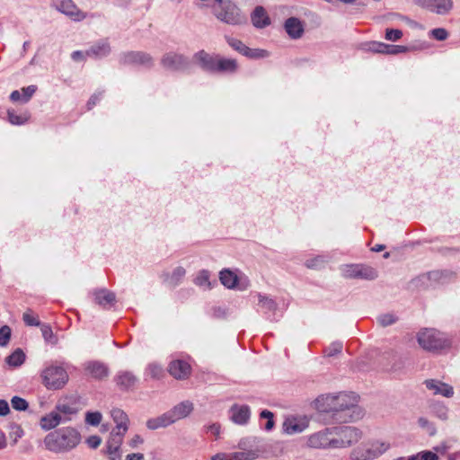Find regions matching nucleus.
I'll use <instances>...</instances> for the list:
<instances>
[{
    "mask_svg": "<svg viewBox=\"0 0 460 460\" xmlns=\"http://www.w3.org/2000/svg\"><path fill=\"white\" fill-rule=\"evenodd\" d=\"M81 440L80 433L72 427L49 432L44 438L45 447L54 453H64L75 448Z\"/></svg>",
    "mask_w": 460,
    "mask_h": 460,
    "instance_id": "f257e3e1",
    "label": "nucleus"
},
{
    "mask_svg": "<svg viewBox=\"0 0 460 460\" xmlns=\"http://www.w3.org/2000/svg\"><path fill=\"white\" fill-rule=\"evenodd\" d=\"M40 379L48 390H59L66 385L69 376L62 366L51 364L42 369Z\"/></svg>",
    "mask_w": 460,
    "mask_h": 460,
    "instance_id": "f03ea898",
    "label": "nucleus"
},
{
    "mask_svg": "<svg viewBox=\"0 0 460 460\" xmlns=\"http://www.w3.org/2000/svg\"><path fill=\"white\" fill-rule=\"evenodd\" d=\"M355 399L348 394H339L338 395H322L315 402V408L323 412L338 411L349 409L354 405Z\"/></svg>",
    "mask_w": 460,
    "mask_h": 460,
    "instance_id": "7ed1b4c3",
    "label": "nucleus"
},
{
    "mask_svg": "<svg viewBox=\"0 0 460 460\" xmlns=\"http://www.w3.org/2000/svg\"><path fill=\"white\" fill-rule=\"evenodd\" d=\"M420 346L429 351H440L451 345L450 340L435 329H424L418 333Z\"/></svg>",
    "mask_w": 460,
    "mask_h": 460,
    "instance_id": "20e7f679",
    "label": "nucleus"
},
{
    "mask_svg": "<svg viewBox=\"0 0 460 460\" xmlns=\"http://www.w3.org/2000/svg\"><path fill=\"white\" fill-rule=\"evenodd\" d=\"M213 14L217 20L229 25H241L247 21L240 8L230 0H223Z\"/></svg>",
    "mask_w": 460,
    "mask_h": 460,
    "instance_id": "39448f33",
    "label": "nucleus"
},
{
    "mask_svg": "<svg viewBox=\"0 0 460 460\" xmlns=\"http://www.w3.org/2000/svg\"><path fill=\"white\" fill-rule=\"evenodd\" d=\"M192 411V403L186 402L175 406L171 411L156 419L149 420L147 427L155 429L160 427H166L175 420L186 417Z\"/></svg>",
    "mask_w": 460,
    "mask_h": 460,
    "instance_id": "423d86ee",
    "label": "nucleus"
},
{
    "mask_svg": "<svg viewBox=\"0 0 460 460\" xmlns=\"http://www.w3.org/2000/svg\"><path fill=\"white\" fill-rule=\"evenodd\" d=\"M338 439L333 437L332 429H324L313 433L306 438V447L314 449L326 448L328 447H337Z\"/></svg>",
    "mask_w": 460,
    "mask_h": 460,
    "instance_id": "0eeeda50",
    "label": "nucleus"
},
{
    "mask_svg": "<svg viewBox=\"0 0 460 460\" xmlns=\"http://www.w3.org/2000/svg\"><path fill=\"white\" fill-rule=\"evenodd\" d=\"M119 63L123 66H135L144 68H151L154 66V59L150 54L143 51H128L119 55Z\"/></svg>",
    "mask_w": 460,
    "mask_h": 460,
    "instance_id": "6e6552de",
    "label": "nucleus"
},
{
    "mask_svg": "<svg viewBox=\"0 0 460 460\" xmlns=\"http://www.w3.org/2000/svg\"><path fill=\"white\" fill-rule=\"evenodd\" d=\"M161 65L166 70L174 72L185 71L190 68V60L183 54L170 51L164 54L161 58Z\"/></svg>",
    "mask_w": 460,
    "mask_h": 460,
    "instance_id": "1a4fd4ad",
    "label": "nucleus"
},
{
    "mask_svg": "<svg viewBox=\"0 0 460 460\" xmlns=\"http://www.w3.org/2000/svg\"><path fill=\"white\" fill-rule=\"evenodd\" d=\"M51 6L75 22H81L86 17L73 0H52Z\"/></svg>",
    "mask_w": 460,
    "mask_h": 460,
    "instance_id": "9d476101",
    "label": "nucleus"
},
{
    "mask_svg": "<svg viewBox=\"0 0 460 460\" xmlns=\"http://www.w3.org/2000/svg\"><path fill=\"white\" fill-rule=\"evenodd\" d=\"M332 430L333 435L338 436V438H336L339 441L338 447L349 446L357 442L361 435L358 429L352 427L334 428Z\"/></svg>",
    "mask_w": 460,
    "mask_h": 460,
    "instance_id": "9b49d317",
    "label": "nucleus"
},
{
    "mask_svg": "<svg viewBox=\"0 0 460 460\" xmlns=\"http://www.w3.org/2000/svg\"><path fill=\"white\" fill-rule=\"evenodd\" d=\"M419 6L428 9L438 14H446L453 7L452 0H413Z\"/></svg>",
    "mask_w": 460,
    "mask_h": 460,
    "instance_id": "f8f14e48",
    "label": "nucleus"
},
{
    "mask_svg": "<svg viewBox=\"0 0 460 460\" xmlns=\"http://www.w3.org/2000/svg\"><path fill=\"white\" fill-rule=\"evenodd\" d=\"M218 56L211 55L205 50H199L193 55V61L202 70L209 73H215Z\"/></svg>",
    "mask_w": 460,
    "mask_h": 460,
    "instance_id": "ddd939ff",
    "label": "nucleus"
},
{
    "mask_svg": "<svg viewBox=\"0 0 460 460\" xmlns=\"http://www.w3.org/2000/svg\"><path fill=\"white\" fill-rule=\"evenodd\" d=\"M168 372L176 379H186L190 376L191 367L184 360H172L168 367Z\"/></svg>",
    "mask_w": 460,
    "mask_h": 460,
    "instance_id": "4468645a",
    "label": "nucleus"
},
{
    "mask_svg": "<svg viewBox=\"0 0 460 460\" xmlns=\"http://www.w3.org/2000/svg\"><path fill=\"white\" fill-rule=\"evenodd\" d=\"M111 49L108 40H101L86 49V55L94 59H102L111 54Z\"/></svg>",
    "mask_w": 460,
    "mask_h": 460,
    "instance_id": "2eb2a0df",
    "label": "nucleus"
},
{
    "mask_svg": "<svg viewBox=\"0 0 460 460\" xmlns=\"http://www.w3.org/2000/svg\"><path fill=\"white\" fill-rule=\"evenodd\" d=\"M111 414L116 423V427L111 432L120 436H125L129 425L128 415L120 409H113Z\"/></svg>",
    "mask_w": 460,
    "mask_h": 460,
    "instance_id": "dca6fc26",
    "label": "nucleus"
},
{
    "mask_svg": "<svg viewBox=\"0 0 460 460\" xmlns=\"http://www.w3.org/2000/svg\"><path fill=\"white\" fill-rule=\"evenodd\" d=\"M309 425L306 417H291L288 418L283 423L284 431L288 434L299 433L305 430Z\"/></svg>",
    "mask_w": 460,
    "mask_h": 460,
    "instance_id": "f3484780",
    "label": "nucleus"
},
{
    "mask_svg": "<svg viewBox=\"0 0 460 460\" xmlns=\"http://www.w3.org/2000/svg\"><path fill=\"white\" fill-rule=\"evenodd\" d=\"M425 385L429 390L433 391L434 394H440L447 398H451L454 395V389L448 384L435 379H429L425 381Z\"/></svg>",
    "mask_w": 460,
    "mask_h": 460,
    "instance_id": "a211bd4d",
    "label": "nucleus"
},
{
    "mask_svg": "<svg viewBox=\"0 0 460 460\" xmlns=\"http://www.w3.org/2000/svg\"><path fill=\"white\" fill-rule=\"evenodd\" d=\"M284 28L288 35L294 40L299 39L304 33V26L296 17H290L285 21Z\"/></svg>",
    "mask_w": 460,
    "mask_h": 460,
    "instance_id": "6ab92c4d",
    "label": "nucleus"
},
{
    "mask_svg": "<svg viewBox=\"0 0 460 460\" xmlns=\"http://www.w3.org/2000/svg\"><path fill=\"white\" fill-rule=\"evenodd\" d=\"M252 22L254 27L262 29L270 24V19L264 7L256 6L251 14Z\"/></svg>",
    "mask_w": 460,
    "mask_h": 460,
    "instance_id": "aec40b11",
    "label": "nucleus"
},
{
    "mask_svg": "<svg viewBox=\"0 0 460 460\" xmlns=\"http://www.w3.org/2000/svg\"><path fill=\"white\" fill-rule=\"evenodd\" d=\"M124 436L111 433V437L107 442V455L111 460H116L119 457V448L122 444Z\"/></svg>",
    "mask_w": 460,
    "mask_h": 460,
    "instance_id": "412c9836",
    "label": "nucleus"
},
{
    "mask_svg": "<svg viewBox=\"0 0 460 460\" xmlns=\"http://www.w3.org/2000/svg\"><path fill=\"white\" fill-rule=\"evenodd\" d=\"M87 374L95 379H102L108 376L107 367L98 361H91L85 365Z\"/></svg>",
    "mask_w": 460,
    "mask_h": 460,
    "instance_id": "4be33fe9",
    "label": "nucleus"
},
{
    "mask_svg": "<svg viewBox=\"0 0 460 460\" xmlns=\"http://www.w3.org/2000/svg\"><path fill=\"white\" fill-rule=\"evenodd\" d=\"M63 420L59 412L52 411L42 416L40 420V425L44 430H49L58 426Z\"/></svg>",
    "mask_w": 460,
    "mask_h": 460,
    "instance_id": "5701e85b",
    "label": "nucleus"
},
{
    "mask_svg": "<svg viewBox=\"0 0 460 460\" xmlns=\"http://www.w3.org/2000/svg\"><path fill=\"white\" fill-rule=\"evenodd\" d=\"M238 68V65L234 58H224L218 56L215 73H234Z\"/></svg>",
    "mask_w": 460,
    "mask_h": 460,
    "instance_id": "b1692460",
    "label": "nucleus"
},
{
    "mask_svg": "<svg viewBox=\"0 0 460 460\" xmlns=\"http://www.w3.org/2000/svg\"><path fill=\"white\" fill-rule=\"evenodd\" d=\"M93 296L96 304L102 307L112 305L115 303V295L107 289L97 290L93 293Z\"/></svg>",
    "mask_w": 460,
    "mask_h": 460,
    "instance_id": "393cba45",
    "label": "nucleus"
},
{
    "mask_svg": "<svg viewBox=\"0 0 460 460\" xmlns=\"http://www.w3.org/2000/svg\"><path fill=\"white\" fill-rule=\"evenodd\" d=\"M250 417L248 406H234L232 408V420L238 424H244Z\"/></svg>",
    "mask_w": 460,
    "mask_h": 460,
    "instance_id": "a878e982",
    "label": "nucleus"
},
{
    "mask_svg": "<svg viewBox=\"0 0 460 460\" xmlns=\"http://www.w3.org/2000/svg\"><path fill=\"white\" fill-rule=\"evenodd\" d=\"M220 280L225 287L233 288L237 284L238 277L234 271L224 270L220 272Z\"/></svg>",
    "mask_w": 460,
    "mask_h": 460,
    "instance_id": "bb28decb",
    "label": "nucleus"
},
{
    "mask_svg": "<svg viewBox=\"0 0 460 460\" xmlns=\"http://www.w3.org/2000/svg\"><path fill=\"white\" fill-rule=\"evenodd\" d=\"M136 383V377L130 372H123L117 376V384L122 388L128 389Z\"/></svg>",
    "mask_w": 460,
    "mask_h": 460,
    "instance_id": "cd10ccee",
    "label": "nucleus"
},
{
    "mask_svg": "<svg viewBox=\"0 0 460 460\" xmlns=\"http://www.w3.org/2000/svg\"><path fill=\"white\" fill-rule=\"evenodd\" d=\"M229 460H254L258 457L255 450H243L240 452L228 453Z\"/></svg>",
    "mask_w": 460,
    "mask_h": 460,
    "instance_id": "c85d7f7f",
    "label": "nucleus"
},
{
    "mask_svg": "<svg viewBox=\"0 0 460 460\" xmlns=\"http://www.w3.org/2000/svg\"><path fill=\"white\" fill-rule=\"evenodd\" d=\"M25 360V354L21 349H15L10 356L6 358V362L11 367H19Z\"/></svg>",
    "mask_w": 460,
    "mask_h": 460,
    "instance_id": "c756f323",
    "label": "nucleus"
},
{
    "mask_svg": "<svg viewBox=\"0 0 460 460\" xmlns=\"http://www.w3.org/2000/svg\"><path fill=\"white\" fill-rule=\"evenodd\" d=\"M8 115V120L13 125H22L24 124L28 119L29 116L26 113L22 114H17L14 111L9 110L7 111Z\"/></svg>",
    "mask_w": 460,
    "mask_h": 460,
    "instance_id": "7c9ffc66",
    "label": "nucleus"
},
{
    "mask_svg": "<svg viewBox=\"0 0 460 460\" xmlns=\"http://www.w3.org/2000/svg\"><path fill=\"white\" fill-rule=\"evenodd\" d=\"M40 330H41L42 336H43L45 341H47L48 343L53 344V345L57 344L58 338L54 334V332L49 325L42 324L40 327Z\"/></svg>",
    "mask_w": 460,
    "mask_h": 460,
    "instance_id": "2f4dec72",
    "label": "nucleus"
},
{
    "mask_svg": "<svg viewBox=\"0 0 460 460\" xmlns=\"http://www.w3.org/2000/svg\"><path fill=\"white\" fill-rule=\"evenodd\" d=\"M247 50L245 51L244 55L245 57L252 59H259V58H264L269 56V53L265 49H250L247 47Z\"/></svg>",
    "mask_w": 460,
    "mask_h": 460,
    "instance_id": "473e14b6",
    "label": "nucleus"
},
{
    "mask_svg": "<svg viewBox=\"0 0 460 460\" xmlns=\"http://www.w3.org/2000/svg\"><path fill=\"white\" fill-rule=\"evenodd\" d=\"M22 319L24 323L29 326H39L40 320L38 314H36L32 310L28 309L22 315Z\"/></svg>",
    "mask_w": 460,
    "mask_h": 460,
    "instance_id": "72a5a7b5",
    "label": "nucleus"
},
{
    "mask_svg": "<svg viewBox=\"0 0 460 460\" xmlns=\"http://www.w3.org/2000/svg\"><path fill=\"white\" fill-rule=\"evenodd\" d=\"M385 43L379 41H371L364 45V49L373 53L385 54Z\"/></svg>",
    "mask_w": 460,
    "mask_h": 460,
    "instance_id": "f704fd0d",
    "label": "nucleus"
},
{
    "mask_svg": "<svg viewBox=\"0 0 460 460\" xmlns=\"http://www.w3.org/2000/svg\"><path fill=\"white\" fill-rule=\"evenodd\" d=\"M226 41L232 49H234L242 55H244L245 51L247 50V46L244 43H243L240 40L234 38H226Z\"/></svg>",
    "mask_w": 460,
    "mask_h": 460,
    "instance_id": "c9c22d12",
    "label": "nucleus"
},
{
    "mask_svg": "<svg viewBox=\"0 0 460 460\" xmlns=\"http://www.w3.org/2000/svg\"><path fill=\"white\" fill-rule=\"evenodd\" d=\"M258 305L263 313L274 311L276 308L275 302L267 297H261Z\"/></svg>",
    "mask_w": 460,
    "mask_h": 460,
    "instance_id": "e433bc0d",
    "label": "nucleus"
},
{
    "mask_svg": "<svg viewBox=\"0 0 460 460\" xmlns=\"http://www.w3.org/2000/svg\"><path fill=\"white\" fill-rule=\"evenodd\" d=\"M223 0H196V4L200 8H208L212 11L221 4Z\"/></svg>",
    "mask_w": 460,
    "mask_h": 460,
    "instance_id": "4c0bfd02",
    "label": "nucleus"
},
{
    "mask_svg": "<svg viewBox=\"0 0 460 460\" xmlns=\"http://www.w3.org/2000/svg\"><path fill=\"white\" fill-rule=\"evenodd\" d=\"M408 50V48L405 46L400 45H391L385 43V54L388 55H397L400 53H404Z\"/></svg>",
    "mask_w": 460,
    "mask_h": 460,
    "instance_id": "58836bf2",
    "label": "nucleus"
},
{
    "mask_svg": "<svg viewBox=\"0 0 460 460\" xmlns=\"http://www.w3.org/2000/svg\"><path fill=\"white\" fill-rule=\"evenodd\" d=\"M147 372L148 375L154 379H160L164 375L163 368L156 364L149 365Z\"/></svg>",
    "mask_w": 460,
    "mask_h": 460,
    "instance_id": "ea45409f",
    "label": "nucleus"
},
{
    "mask_svg": "<svg viewBox=\"0 0 460 460\" xmlns=\"http://www.w3.org/2000/svg\"><path fill=\"white\" fill-rule=\"evenodd\" d=\"M102 416L99 411L87 412L85 421L93 426H97L101 423Z\"/></svg>",
    "mask_w": 460,
    "mask_h": 460,
    "instance_id": "a19ab883",
    "label": "nucleus"
},
{
    "mask_svg": "<svg viewBox=\"0 0 460 460\" xmlns=\"http://www.w3.org/2000/svg\"><path fill=\"white\" fill-rule=\"evenodd\" d=\"M402 37V31L399 29H386L385 40L389 41H397Z\"/></svg>",
    "mask_w": 460,
    "mask_h": 460,
    "instance_id": "79ce46f5",
    "label": "nucleus"
},
{
    "mask_svg": "<svg viewBox=\"0 0 460 460\" xmlns=\"http://www.w3.org/2000/svg\"><path fill=\"white\" fill-rule=\"evenodd\" d=\"M21 91H22V103H26L31 100L32 95L37 91V86L31 84L27 87H22L21 89Z\"/></svg>",
    "mask_w": 460,
    "mask_h": 460,
    "instance_id": "37998d69",
    "label": "nucleus"
},
{
    "mask_svg": "<svg viewBox=\"0 0 460 460\" xmlns=\"http://www.w3.org/2000/svg\"><path fill=\"white\" fill-rule=\"evenodd\" d=\"M11 338V329L7 325L0 328V346H5Z\"/></svg>",
    "mask_w": 460,
    "mask_h": 460,
    "instance_id": "c03bdc74",
    "label": "nucleus"
},
{
    "mask_svg": "<svg viewBox=\"0 0 460 460\" xmlns=\"http://www.w3.org/2000/svg\"><path fill=\"white\" fill-rule=\"evenodd\" d=\"M431 37L436 39L437 40H445L448 37V32L444 28H436L429 31Z\"/></svg>",
    "mask_w": 460,
    "mask_h": 460,
    "instance_id": "a18cd8bd",
    "label": "nucleus"
},
{
    "mask_svg": "<svg viewBox=\"0 0 460 460\" xmlns=\"http://www.w3.org/2000/svg\"><path fill=\"white\" fill-rule=\"evenodd\" d=\"M12 406L13 409L18 411H24L28 408V402L18 396H14L11 401Z\"/></svg>",
    "mask_w": 460,
    "mask_h": 460,
    "instance_id": "49530a36",
    "label": "nucleus"
},
{
    "mask_svg": "<svg viewBox=\"0 0 460 460\" xmlns=\"http://www.w3.org/2000/svg\"><path fill=\"white\" fill-rule=\"evenodd\" d=\"M261 418L268 419L265 424L266 430H271L274 427L273 413L270 411L264 410L261 412Z\"/></svg>",
    "mask_w": 460,
    "mask_h": 460,
    "instance_id": "de8ad7c7",
    "label": "nucleus"
},
{
    "mask_svg": "<svg viewBox=\"0 0 460 460\" xmlns=\"http://www.w3.org/2000/svg\"><path fill=\"white\" fill-rule=\"evenodd\" d=\"M397 318L392 314H385L379 317L378 322L382 326H387L395 323Z\"/></svg>",
    "mask_w": 460,
    "mask_h": 460,
    "instance_id": "09e8293b",
    "label": "nucleus"
},
{
    "mask_svg": "<svg viewBox=\"0 0 460 460\" xmlns=\"http://www.w3.org/2000/svg\"><path fill=\"white\" fill-rule=\"evenodd\" d=\"M102 96V93H96L93 94L87 102V109L92 110L96 105V103L101 100Z\"/></svg>",
    "mask_w": 460,
    "mask_h": 460,
    "instance_id": "8fccbe9b",
    "label": "nucleus"
},
{
    "mask_svg": "<svg viewBox=\"0 0 460 460\" xmlns=\"http://www.w3.org/2000/svg\"><path fill=\"white\" fill-rule=\"evenodd\" d=\"M86 58H89L86 55V50L85 51L75 50V51H73L71 54V58L75 62L85 60Z\"/></svg>",
    "mask_w": 460,
    "mask_h": 460,
    "instance_id": "3c124183",
    "label": "nucleus"
},
{
    "mask_svg": "<svg viewBox=\"0 0 460 460\" xmlns=\"http://www.w3.org/2000/svg\"><path fill=\"white\" fill-rule=\"evenodd\" d=\"M184 273L185 271L182 269H178L177 270H175L170 279V283L172 286H175L178 283V281L183 277Z\"/></svg>",
    "mask_w": 460,
    "mask_h": 460,
    "instance_id": "603ef678",
    "label": "nucleus"
},
{
    "mask_svg": "<svg viewBox=\"0 0 460 460\" xmlns=\"http://www.w3.org/2000/svg\"><path fill=\"white\" fill-rule=\"evenodd\" d=\"M102 439L98 436H91L87 438L86 443L91 448H96L100 446Z\"/></svg>",
    "mask_w": 460,
    "mask_h": 460,
    "instance_id": "864d4df0",
    "label": "nucleus"
},
{
    "mask_svg": "<svg viewBox=\"0 0 460 460\" xmlns=\"http://www.w3.org/2000/svg\"><path fill=\"white\" fill-rule=\"evenodd\" d=\"M55 411L59 412L61 416H62V414L69 415V414L74 413L73 409L70 406L66 405V404H58L57 406Z\"/></svg>",
    "mask_w": 460,
    "mask_h": 460,
    "instance_id": "5fc2aeb1",
    "label": "nucleus"
},
{
    "mask_svg": "<svg viewBox=\"0 0 460 460\" xmlns=\"http://www.w3.org/2000/svg\"><path fill=\"white\" fill-rule=\"evenodd\" d=\"M420 460H438V456L432 452L427 451L417 455Z\"/></svg>",
    "mask_w": 460,
    "mask_h": 460,
    "instance_id": "6e6d98bb",
    "label": "nucleus"
},
{
    "mask_svg": "<svg viewBox=\"0 0 460 460\" xmlns=\"http://www.w3.org/2000/svg\"><path fill=\"white\" fill-rule=\"evenodd\" d=\"M10 100L13 102H22V91H19V90H15V91H13L10 94Z\"/></svg>",
    "mask_w": 460,
    "mask_h": 460,
    "instance_id": "4d7b16f0",
    "label": "nucleus"
},
{
    "mask_svg": "<svg viewBox=\"0 0 460 460\" xmlns=\"http://www.w3.org/2000/svg\"><path fill=\"white\" fill-rule=\"evenodd\" d=\"M440 253L442 256H456L458 254V249L445 247L440 250Z\"/></svg>",
    "mask_w": 460,
    "mask_h": 460,
    "instance_id": "13d9d810",
    "label": "nucleus"
},
{
    "mask_svg": "<svg viewBox=\"0 0 460 460\" xmlns=\"http://www.w3.org/2000/svg\"><path fill=\"white\" fill-rule=\"evenodd\" d=\"M208 432H209L215 439H217L219 437L220 433V426L217 424H213L208 427Z\"/></svg>",
    "mask_w": 460,
    "mask_h": 460,
    "instance_id": "bf43d9fd",
    "label": "nucleus"
},
{
    "mask_svg": "<svg viewBox=\"0 0 460 460\" xmlns=\"http://www.w3.org/2000/svg\"><path fill=\"white\" fill-rule=\"evenodd\" d=\"M10 411L8 402L4 400H0V415L4 416Z\"/></svg>",
    "mask_w": 460,
    "mask_h": 460,
    "instance_id": "052dcab7",
    "label": "nucleus"
},
{
    "mask_svg": "<svg viewBox=\"0 0 460 460\" xmlns=\"http://www.w3.org/2000/svg\"><path fill=\"white\" fill-rule=\"evenodd\" d=\"M143 443V438L139 435H135L134 438L129 441L131 447H137L139 444Z\"/></svg>",
    "mask_w": 460,
    "mask_h": 460,
    "instance_id": "680f3d73",
    "label": "nucleus"
},
{
    "mask_svg": "<svg viewBox=\"0 0 460 460\" xmlns=\"http://www.w3.org/2000/svg\"><path fill=\"white\" fill-rule=\"evenodd\" d=\"M210 460H229L228 453H218L213 456Z\"/></svg>",
    "mask_w": 460,
    "mask_h": 460,
    "instance_id": "e2e57ef3",
    "label": "nucleus"
},
{
    "mask_svg": "<svg viewBox=\"0 0 460 460\" xmlns=\"http://www.w3.org/2000/svg\"><path fill=\"white\" fill-rule=\"evenodd\" d=\"M144 456L142 454H131L128 455L127 460H143Z\"/></svg>",
    "mask_w": 460,
    "mask_h": 460,
    "instance_id": "0e129e2a",
    "label": "nucleus"
},
{
    "mask_svg": "<svg viewBox=\"0 0 460 460\" xmlns=\"http://www.w3.org/2000/svg\"><path fill=\"white\" fill-rule=\"evenodd\" d=\"M385 249V245L384 244H376L375 246H373L371 248V251L372 252H381V251H384Z\"/></svg>",
    "mask_w": 460,
    "mask_h": 460,
    "instance_id": "69168bd1",
    "label": "nucleus"
},
{
    "mask_svg": "<svg viewBox=\"0 0 460 460\" xmlns=\"http://www.w3.org/2000/svg\"><path fill=\"white\" fill-rule=\"evenodd\" d=\"M6 446L5 438L3 434L0 435V448H4Z\"/></svg>",
    "mask_w": 460,
    "mask_h": 460,
    "instance_id": "338daca9",
    "label": "nucleus"
},
{
    "mask_svg": "<svg viewBox=\"0 0 460 460\" xmlns=\"http://www.w3.org/2000/svg\"><path fill=\"white\" fill-rule=\"evenodd\" d=\"M375 275H376V273L373 270H369V273L364 274V277H366V278H374Z\"/></svg>",
    "mask_w": 460,
    "mask_h": 460,
    "instance_id": "774afa93",
    "label": "nucleus"
}]
</instances>
